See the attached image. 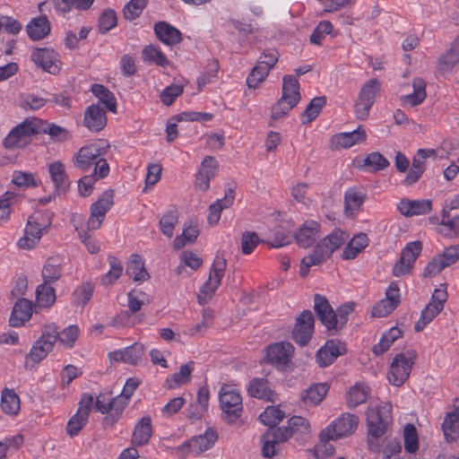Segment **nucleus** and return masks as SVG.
I'll return each instance as SVG.
<instances>
[{"label":"nucleus","instance_id":"obj_21","mask_svg":"<svg viewBox=\"0 0 459 459\" xmlns=\"http://www.w3.org/2000/svg\"><path fill=\"white\" fill-rule=\"evenodd\" d=\"M143 352V345L141 343H134L125 349L109 352L108 357L111 360L117 362L136 365L139 361H141Z\"/></svg>","mask_w":459,"mask_h":459},{"label":"nucleus","instance_id":"obj_33","mask_svg":"<svg viewBox=\"0 0 459 459\" xmlns=\"http://www.w3.org/2000/svg\"><path fill=\"white\" fill-rule=\"evenodd\" d=\"M458 63L459 36L453 41L450 48L438 58L437 69L443 73L449 72Z\"/></svg>","mask_w":459,"mask_h":459},{"label":"nucleus","instance_id":"obj_61","mask_svg":"<svg viewBox=\"0 0 459 459\" xmlns=\"http://www.w3.org/2000/svg\"><path fill=\"white\" fill-rule=\"evenodd\" d=\"M110 270L103 275L101 283L104 286L112 285L122 274L123 266L120 262L113 256L108 257Z\"/></svg>","mask_w":459,"mask_h":459},{"label":"nucleus","instance_id":"obj_57","mask_svg":"<svg viewBox=\"0 0 459 459\" xmlns=\"http://www.w3.org/2000/svg\"><path fill=\"white\" fill-rule=\"evenodd\" d=\"M143 59L144 62L155 64L159 66H166L169 61L165 55L153 46H147L143 50Z\"/></svg>","mask_w":459,"mask_h":459},{"label":"nucleus","instance_id":"obj_24","mask_svg":"<svg viewBox=\"0 0 459 459\" xmlns=\"http://www.w3.org/2000/svg\"><path fill=\"white\" fill-rule=\"evenodd\" d=\"M217 440V434L209 429L204 434L192 437L187 443L189 452L193 455H200L210 449Z\"/></svg>","mask_w":459,"mask_h":459},{"label":"nucleus","instance_id":"obj_52","mask_svg":"<svg viewBox=\"0 0 459 459\" xmlns=\"http://www.w3.org/2000/svg\"><path fill=\"white\" fill-rule=\"evenodd\" d=\"M459 423V412L452 411L446 414L442 424V429L446 441L450 442L455 439L457 424Z\"/></svg>","mask_w":459,"mask_h":459},{"label":"nucleus","instance_id":"obj_8","mask_svg":"<svg viewBox=\"0 0 459 459\" xmlns=\"http://www.w3.org/2000/svg\"><path fill=\"white\" fill-rule=\"evenodd\" d=\"M226 266V260L217 255L211 268L208 280L200 289V293L198 294V301L200 304H205L212 299L221 284Z\"/></svg>","mask_w":459,"mask_h":459},{"label":"nucleus","instance_id":"obj_50","mask_svg":"<svg viewBox=\"0 0 459 459\" xmlns=\"http://www.w3.org/2000/svg\"><path fill=\"white\" fill-rule=\"evenodd\" d=\"M438 231L447 237H459V215L451 217L450 214L442 215Z\"/></svg>","mask_w":459,"mask_h":459},{"label":"nucleus","instance_id":"obj_9","mask_svg":"<svg viewBox=\"0 0 459 459\" xmlns=\"http://www.w3.org/2000/svg\"><path fill=\"white\" fill-rule=\"evenodd\" d=\"M414 354H397L391 362L387 374L388 381L395 386H401L409 377L414 364Z\"/></svg>","mask_w":459,"mask_h":459},{"label":"nucleus","instance_id":"obj_28","mask_svg":"<svg viewBox=\"0 0 459 459\" xmlns=\"http://www.w3.org/2000/svg\"><path fill=\"white\" fill-rule=\"evenodd\" d=\"M48 172L52 182L55 185L56 191L65 193L70 186V181L67 174L65 173L64 164L59 161H54L48 166Z\"/></svg>","mask_w":459,"mask_h":459},{"label":"nucleus","instance_id":"obj_60","mask_svg":"<svg viewBox=\"0 0 459 459\" xmlns=\"http://www.w3.org/2000/svg\"><path fill=\"white\" fill-rule=\"evenodd\" d=\"M380 90V82L377 79H371L362 86L359 97L371 104H374L375 99Z\"/></svg>","mask_w":459,"mask_h":459},{"label":"nucleus","instance_id":"obj_54","mask_svg":"<svg viewBox=\"0 0 459 459\" xmlns=\"http://www.w3.org/2000/svg\"><path fill=\"white\" fill-rule=\"evenodd\" d=\"M285 417L284 411L279 407L268 406L259 416L261 422L266 426L273 427Z\"/></svg>","mask_w":459,"mask_h":459},{"label":"nucleus","instance_id":"obj_6","mask_svg":"<svg viewBox=\"0 0 459 459\" xmlns=\"http://www.w3.org/2000/svg\"><path fill=\"white\" fill-rule=\"evenodd\" d=\"M40 120L25 119L22 123L13 128L4 139L6 149L22 148L28 144L30 137L40 132Z\"/></svg>","mask_w":459,"mask_h":459},{"label":"nucleus","instance_id":"obj_10","mask_svg":"<svg viewBox=\"0 0 459 459\" xmlns=\"http://www.w3.org/2000/svg\"><path fill=\"white\" fill-rule=\"evenodd\" d=\"M114 192L109 189L91 205V215L87 221L88 230H96L100 228L106 213L111 209L114 202Z\"/></svg>","mask_w":459,"mask_h":459},{"label":"nucleus","instance_id":"obj_48","mask_svg":"<svg viewBox=\"0 0 459 459\" xmlns=\"http://www.w3.org/2000/svg\"><path fill=\"white\" fill-rule=\"evenodd\" d=\"M55 289L48 283H41L36 290V301L41 307H50L56 301Z\"/></svg>","mask_w":459,"mask_h":459},{"label":"nucleus","instance_id":"obj_16","mask_svg":"<svg viewBox=\"0 0 459 459\" xmlns=\"http://www.w3.org/2000/svg\"><path fill=\"white\" fill-rule=\"evenodd\" d=\"M218 170V163L212 156H206L201 162L195 177V187L201 191H207L210 181L215 177Z\"/></svg>","mask_w":459,"mask_h":459},{"label":"nucleus","instance_id":"obj_59","mask_svg":"<svg viewBox=\"0 0 459 459\" xmlns=\"http://www.w3.org/2000/svg\"><path fill=\"white\" fill-rule=\"evenodd\" d=\"M269 72L270 70L268 69V66L260 65L257 62V65L252 69L247 78V86L253 89L257 88L268 76Z\"/></svg>","mask_w":459,"mask_h":459},{"label":"nucleus","instance_id":"obj_53","mask_svg":"<svg viewBox=\"0 0 459 459\" xmlns=\"http://www.w3.org/2000/svg\"><path fill=\"white\" fill-rule=\"evenodd\" d=\"M404 449L409 454H414L419 448V437L415 426L411 423L403 429Z\"/></svg>","mask_w":459,"mask_h":459},{"label":"nucleus","instance_id":"obj_39","mask_svg":"<svg viewBox=\"0 0 459 459\" xmlns=\"http://www.w3.org/2000/svg\"><path fill=\"white\" fill-rule=\"evenodd\" d=\"M194 365V361H188L187 363L181 365L178 372L172 374L167 378V386L169 389H173L188 383L191 379Z\"/></svg>","mask_w":459,"mask_h":459},{"label":"nucleus","instance_id":"obj_49","mask_svg":"<svg viewBox=\"0 0 459 459\" xmlns=\"http://www.w3.org/2000/svg\"><path fill=\"white\" fill-rule=\"evenodd\" d=\"M369 388L364 384H357L347 394V404L350 408H355L366 402Z\"/></svg>","mask_w":459,"mask_h":459},{"label":"nucleus","instance_id":"obj_3","mask_svg":"<svg viewBox=\"0 0 459 459\" xmlns=\"http://www.w3.org/2000/svg\"><path fill=\"white\" fill-rule=\"evenodd\" d=\"M57 337L58 331L55 325H45L40 337L35 342L30 352L26 355V367L33 368L43 360L53 350Z\"/></svg>","mask_w":459,"mask_h":459},{"label":"nucleus","instance_id":"obj_58","mask_svg":"<svg viewBox=\"0 0 459 459\" xmlns=\"http://www.w3.org/2000/svg\"><path fill=\"white\" fill-rule=\"evenodd\" d=\"M128 401L127 398L119 394L108 402L109 414L106 417V420L110 423L116 422L128 403Z\"/></svg>","mask_w":459,"mask_h":459},{"label":"nucleus","instance_id":"obj_5","mask_svg":"<svg viewBox=\"0 0 459 459\" xmlns=\"http://www.w3.org/2000/svg\"><path fill=\"white\" fill-rule=\"evenodd\" d=\"M220 404L222 411V418L228 423L237 421L243 411L242 397L235 388L224 385L220 393Z\"/></svg>","mask_w":459,"mask_h":459},{"label":"nucleus","instance_id":"obj_34","mask_svg":"<svg viewBox=\"0 0 459 459\" xmlns=\"http://www.w3.org/2000/svg\"><path fill=\"white\" fill-rule=\"evenodd\" d=\"M152 436V420L149 416L143 417L135 425L132 443L135 446H143L147 444Z\"/></svg>","mask_w":459,"mask_h":459},{"label":"nucleus","instance_id":"obj_15","mask_svg":"<svg viewBox=\"0 0 459 459\" xmlns=\"http://www.w3.org/2000/svg\"><path fill=\"white\" fill-rule=\"evenodd\" d=\"M314 308L321 323L327 330L337 331V317L328 300L320 294L314 297Z\"/></svg>","mask_w":459,"mask_h":459},{"label":"nucleus","instance_id":"obj_56","mask_svg":"<svg viewBox=\"0 0 459 459\" xmlns=\"http://www.w3.org/2000/svg\"><path fill=\"white\" fill-rule=\"evenodd\" d=\"M199 235V230L196 225L190 224L183 230L182 235L176 237L174 239V248L181 249L186 244L193 243Z\"/></svg>","mask_w":459,"mask_h":459},{"label":"nucleus","instance_id":"obj_4","mask_svg":"<svg viewBox=\"0 0 459 459\" xmlns=\"http://www.w3.org/2000/svg\"><path fill=\"white\" fill-rule=\"evenodd\" d=\"M109 148L106 141L99 140L79 149L73 158L74 167L82 172L90 170Z\"/></svg>","mask_w":459,"mask_h":459},{"label":"nucleus","instance_id":"obj_22","mask_svg":"<svg viewBox=\"0 0 459 459\" xmlns=\"http://www.w3.org/2000/svg\"><path fill=\"white\" fill-rule=\"evenodd\" d=\"M294 351V347L290 342L274 343L267 348L266 357L273 365H286Z\"/></svg>","mask_w":459,"mask_h":459},{"label":"nucleus","instance_id":"obj_13","mask_svg":"<svg viewBox=\"0 0 459 459\" xmlns=\"http://www.w3.org/2000/svg\"><path fill=\"white\" fill-rule=\"evenodd\" d=\"M422 244L420 241L409 242L403 249L399 261L393 267L394 275L399 277L408 273L420 254Z\"/></svg>","mask_w":459,"mask_h":459},{"label":"nucleus","instance_id":"obj_47","mask_svg":"<svg viewBox=\"0 0 459 459\" xmlns=\"http://www.w3.org/2000/svg\"><path fill=\"white\" fill-rule=\"evenodd\" d=\"M325 104L326 98L325 96L312 99L304 112L301 114L300 120L302 124L311 123L319 115Z\"/></svg>","mask_w":459,"mask_h":459},{"label":"nucleus","instance_id":"obj_2","mask_svg":"<svg viewBox=\"0 0 459 459\" xmlns=\"http://www.w3.org/2000/svg\"><path fill=\"white\" fill-rule=\"evenodd\" d=\"M308 421L300 416H293L288 420V426L269 429L262 437V453L264 457H272L276 453V446L287 441L294 431L308 429Z\"/></svg>","mask_w":459,"mask_h":459},{"label":"nucleus","instance_id":"obj_44","mask_svg":"<svg viewBox=\"0 0 459 459\" xmlns=\"http://www.w3.org/2000/svg\"><path fill=\"white\" fill-rule=\"evenodd\" d=\"M328 390L329 386L326 384H315L305 390L301 398L307 404L317 405L324 400Z\"/></svg>","mask_w":459,"mask_h":459},{"label":"nucleus","instance_id":"obj_25","mask_svg":"<svg viewBox=\"0 0 459 459\" xmlns=\"http://www.w3.org/2000/svg\"><path fill=\"white\" fill-rule=\"evenodd\" d=\"M32 315L31 302L26 299H19L13 307L9 319L13 327H20L29 321Z\"/></svg>","mask_w":459,"mask_h":459},{"label":"nucleus","instance_id":"obj_46","mask_svg":"<svg viewBox=\"0 0 459 459\" xmlns=\"http://www.w3.org/2000/svg\"><path fill=\"white\" fill-rule=\"evenodd\" d=\"M401 335L402 331L398 327H392L382 335L379 342L373 346V353L377 356L382 355Z\"/></svg>","mask_w":459,"mask_h":459},{"label":"nucleus","instance_id":"obj_55","mask_svg":"<svg viewBox=\"0 0 459 459\" xmlns=\"http://www.w3.org/2000/svg\"><path fill=\"white\" fill-rule=\"evenodd\" d=\"M442 309L434 305V303H429L425 308L421 311L420 319L416 322L414 329L416 332L422 331L426 325L430 323L436 316H437Z\"/></svg>","mask_w":459,"mask_h":459},{"label":"nucleus","instance_id":"obj_31","mask_svg":"<svg viewBox=\"0 0 459 459\" xmlns=\"http://www.w3.org/2000/svg\"><path fill=\"white\" fill-rule=\"evenodd\" d=\"M154 31L158 39L167 45L172 46L182 40L181 32L166 22L155 24Z\"/></svg>","mask_w":459,"mask_h":459},{"label":"nucleus","instance_id":"obj_29","mask_svg":"<svg viewBox=\"0 0 459 459\" xmlns=\"http://www.w3.org/2000/svg\"><path fill=\"white\" fill-rule=\"evenodd\" d=\"M413 92L401 97L403 107L412 108L420 105L426 99V84L420 78H416L412 82Z\"/></svg>","mask_w":459,"mask_h":459},{"label":"nucleus","instance_id":"obj_23","mask_svg":"<svg viewBox=\"0 0 459 459\" xmlns=\"http://www.w3.org/2000/svg\"><path fill=\"white\" fill-rule=\"evenodd\" d=\"M247 393L250 396L268 402L275 401V393L267 379L255 377L249 381Z\"/></svg>","mask_w":459,"mask_h":459},{"label":"nucleus","instance_id":"obj_45","mask_svg":"<svg viewBox=\"0 0 459 459\" xmlns=\"http://www.w3.org/2000/svg\"><path fill=\"white\" fill-rule=\"evenodd\" d=\"M178 222V212L176 208L167 210L160 219L159 226L161 233L171 238L174 234V230Z\"/></svg>","mask_w":459,"mask_h":459},{"label":"nucleus","instance_id":"obj_1","mask_svg":"<svg viewBox=\"0 0 459 459\" xmlns=\"http://www.w3.org/2000/svg\"><path fill=\"white\" fill-rule=\"evenodd\" d=\"M392 421V405L389 403H381L377 406H370L367 411L368 449L373 453L381 451L379 438L383 437Z\"/></svg>","mask_w":459,"mask_h":459},{"label":"nucleus","instance_id":"obj_42","mask_svg":"<svg viewBox=\"0 0 459 459\" xmlns=\"http://www.w3.org/2000/svg\"><path fill=\"white\" fill-rule=\"evenodd\" d=\"M62 273L60 259L58 257L48 258L42 269L43 282L51 284L58 281Z\"/></svg>","mask_w":459,"mask_h":459},{"label":"nucleus","instance_id":"obj_41","mask_svg":"<svg viewBox=\"0 0 459 459\" xmlns=\"http://www.w3.org/2000/svg\"><path fill=\"white\" fill-rule=\"evenodd\" d=\"M126 274L134 281H144L149 278V273L144 268V264L139 255H132L126 266Z\"/></svg>","mask_w":459,"mask_h":459},{"label":"nucleus","instance_id":"obj_20","mask_svg":"<svg viewBox=\"0 0 459 459\" xmlns=\"http://www.w3.org/2000/svg\"><path fill=\"white\" fill-rule=\"evenodd\" d=\"M321 236L320 225L316 221H306L295 233L297 243L302 247H309Z\"/></svg>","mask_w":459,"mask_h":459},{"label":"nucleus","instance_id":"obj_7","mask_svg":"<svg viewBox=\"0 0 459 459\" xmlns=\"http://www.w3.org/2000/svg\"><path fill=\"white\" fill-rule=\"evenodd\" d=\"M358 424L356 415L342 413L321 432V440H336L350 436L357 429Z\"/></svg>","mask_w":459,"mask_h":459},{"label":"nucleus","instance_id":"obj_11","mask_svg":"<svg viewBox=\"0 0 459 459\" xmlns=\"http://www.w3.org/2000/svg\"><path fill=\"white\" fill-rule=\"evenodd\" d=\"M314 316L310 310H304L296 319L292 339L300 346L308 343L314 333Z\"/></svg>","mask_w":459,"mask_h":459},{"label":"nucleus","instance_id":"obj_32","mask_svg":"<svg viewBox=\"0 0 459 459\" xmlns=\"http://www.w3.org/2000/svg\"><path fill=\"white\" fill-rule=\"evenodd\" d=\"M235 199L234 190L229 188L225 191L224 197L222 199L217 200L215 203L210 205L209 214H208V222L211 225H214L218 223L221 211L225 208L230 207Z\"/></svg>","mask_w":459,"mask_h":459},{"label":"nucleus","instance_id":"obj_12","mask_svg":"<svg viewBox=\"0 0 459 459\" xmlns=\"http://www.w3.org/2000/svg\"><path fill=\"white\" fill-rule=\"evenodd\" d=\"M48 225L39 223V215H31L27 221L25 234L18 240V246L23 249H31L35 247L43 233L47 230Z\"/></svg>","mask_w":459,"mask_h":459},{"label":"nucleus","instance_id":"obj_64","mask_svg":"<svg viewBox=\"0 0 459 459\" xmlns=\"http://www.w3.org/2000/svg\"><path fill=\"white\" fill-rule=\"evenodd\" d=\"M325 352H328L331 356V359L334 360L341 355L346 352V348L344 343L336 340H329L325 342V344L320 348V355L325 356Z\"/></svg>","mask_w":459,"mask_h":459},{"label":"nucleus","instance_id":"obj_40","mask_svg":"<svg viewBox=\"0 0 459 459\" xmlns=\"http://www.w3.org/2000/svg\"><path fill=\"white\" fill-rule=\"evenodd\" d=\"M1 408L8 415L14 416L20 411V398L13 389L4 388L1 394Z\"/></svg>","mask_w":459,"mask_h":459},{"label":"nucleus","instance_id":"obj_26","mask_svg":"<svg viewBox=\"0 0 459 459\" xmlns=\"http://www.w3.org/2000/svg\"><path fill=\"white\" fill-rule=\"evenodd\" d=\"M366 199V192L358 186L348 188L344 193V210L346 214H356Z\"/></svg>","mask_w":459,"mask_h":459},{"label":"nucleus","instance_id":"obj_19","mask_svg":"<svg viewBox=\"0 0 459 459\" xmlns=\"http://www.w3.org/2000/svg\"><path fill=\"white\" fill-rule=\"evenodd\" d=\"M84 126L91 132H100L107 125L106 111L100 104H91L84 112Z\"/></svg>","mask_w":459,"mask_h":459},{"label":"nucleus","instance_id":"obj_38","mask_svg":"<svg viewBox=\"0 0 459 459\" xmlns=\"http://www.w3.org/2000/svg\"><path fill=\"white\" fill-rule=\"evenodd\" d=\"M345 240L346 234L341 230H335L325 237L317 246L330 257L332 254L345 242Z\"/></svg>","mask_w":459,"mask_h":459},{"label":"nucleus","instance_id":"obj_37","mask_svg":"<svg viewBox=\"0 0 459 459\" xmlns=\"http://www.w3.org/2000/svg\"><path fill=\"white\" fill-rule=\"evenodd\" d=\"M368 245V238L365 233L355 235L342 251V258L351 260L355 258Z\"/></svg>","mask_w":459,"mask_h":459},{"label":"nucleus","instance_id":"obj_62","mask_svg":"<svg viewBox=\"0 0 459 459\" xmlns=\"http://www.w3.org/2000/svg\"><path fill=\"white\" fill-rule=\"evenodd\" d=\"M333 30V24L329 21L320 22L312 34L310 35L309 40L312 44L321 45L323 39L326 35L330 34Z\"/></svg>","mask_w":459,"mask_h":459},{"label":"nucleus","instance_id":"obj_63","mask_svg":"<svg viewBox=\"0 0 459 459\" xmlns=\"http://www.w3.org/2000/svg\"><path fill=\"white\" fill-rule=\"evenodd\" d=\"M93 286L89 282H84L74 291V301L78 306H84L92 297Z\"/></svg>","mask_w":459,"mask_h":459},{"label":"nucleus","instance_id":"obj_14","mask_svg":"<svg viewBox=\"0 0 459 459\" xmlns=\"http://www.w3.org/2000/svg\"><path fill=\"white\" fill-rule=\"evenodd\" d=\"M385 299L378 301L372 309V316L383 317L391 314L400 303L399 289L392 282L385 292Z\"/></svg>","mask_w":459,"mask_h":459},{"label":"nucleus","instance_id":"obj_27","mask_svg":"<svg viewBox=\"0 0 459 459\" xmlns=\"http://www.w3.org/2000/svg\"><path fill=\"white\" fill-rule=\"evenodd\" d=\"M50 22L46 15L31 19L26 26L27 34L32 40L45 39L50 33Z\"/></svg>","mask_w":459,"mask_h":459},{"label":"nucleus","instance_id":"obj_17","mask_svg":"<svg viewBox=\"0 0 459 459\" xmlns=\"http://www.w3.org/2000/svg\"><path fill=\"white\" fill-rule=\"evenodd\" d=\"M31 60L44 71L56 74L59 72L57 54L50 48H36L31 53Z\"/></svg>","mask_w":459,"mask_h":459},{"label":"nucleus","instance_id":"obj_35","mask_svg":"<svg viewBox=\"0 0 459 459\" xmlns=\"http://www.w3.org/2000/svg\"><path fill=\"white\" fill-rule=\"evenodd\" d=\"M91 91L92 94L98 98L99 103L105 106L108 111L117 113V100L112 91L102 84L94 83L91 85Z\"/></svg>","mask_w":459,"mask_h":459},{"label":"nucleus","instance_id":"obj_18","mask_svg":"<svg viewBox=\"0 0 459 459\" xmlns=\"http://www.w3.org/2000/svg\"><path fill=\"white\" fill-rule=\"evenodd\" d=\"M397 209L406 217L424 215L430 212L432 202L429 199L410 200L404 198L399 202Z\"/></svg>","mask_w":459,"mask_h":459},{"label":"nucleus","instance_id":"obj_43","mask_svg":"<svg viewBox=\"0 0 459 459\" xmlns=\"http://www.w3.org/2000/svg\"><path fill=\"white\" fill-rule=\"evenodd\" d=\"M328 258L329 256L316 246L311 254L306 255L301 260L299 270L300 276L305 278L308 274L311 266L320 265Z\"/></svg>","mask_w":459,"mask_h":459},{"label":"nucleus","instance_id":"obj_30","mask_svg":"<svg viewBox=\"0 0 459 459\" xmlns=\"http://www.w3.org/2000/svg\"><path fill=\"white\" fill-rule=\"evenodd\" d=\"M366 138V131L361 126H359L352 132L340 133L334 135L333 138V143L337 147L350 148L357 143L365 142Z\"/></svg>","mask_w":459,"mask_h":459},{"label":"nucleus","instance_id":"obj_51","mask_svg":"<svg viewBox=\"0 0 459 459\" xmlns=\"http://www.w3.org/2000/svg\"><path fill=\"white\" fill-rule=\"evenodd\" d=\"M88 419L89 416L85 415V413L82 411H76V413L73 415L67 422V435L71 437H76L80 433V431L86 426Z\"/></svg>","mask_w":459,"mask_h":459},{"label":"nucleus","instance_id":"obj_36","mask_svg":"<svg viewBox=\"0 0 459 459\" xmlns=\"http://www.w3.org/2000/svg\"><path fill=\"white\" fill-rule=\"evenodd\" d=\"M281 97L283 100H289L292 106H296L300 100L299 83L295 76L285 75L283 77Z\"/></svg>","mask_w":459,"mask_h":459}]
</instances>
